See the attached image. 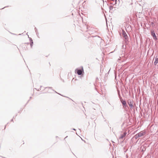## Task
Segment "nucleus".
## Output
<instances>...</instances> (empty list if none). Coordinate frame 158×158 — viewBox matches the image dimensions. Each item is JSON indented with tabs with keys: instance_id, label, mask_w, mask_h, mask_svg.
<instances>
[{
	"instance_id": "1",
	"label": "nucleus",
	"mask_w": 158,
	"mask_h": 158,
	"mask_svg": "<svg viewBox=\"0 0 158 158\" xmlns=\"http://www.w3.org/2000/svg\"><path fill=\"white\" fill-rule=\"evenodd\" d=\"M83 72H84V70L82 67L81 69H76L75 70V73H77L79 75H81Z\"/></svg>"
},
{
	"instance_id": "2",
	"label": "nucleus",
	"mask_w": 158,
	"mask_h": 158,
	"mask_svg": "<svg viewBox=\"0 0 158 158\" xmlns=\"http://www.w3.org/2000/svg\"><path fill=\"white\" fill-rule=\"evenodd\" d=\"M133 101L131 99H129L128 101V104L130 107L131 109H133L134 106L133 105Z\"/></svg>"
},
{
	"instance_id": "3",
	"label": "nucleus",
	"mask_w": 158,
	"mask_h": 158,
	"mask_svg": "<svg viewBox=\"0 0 158 158\" xmlns=\"http://www.w3.org/2000/svg\"><path fill=\"white\" fill-rule=\"evenodd\" d=\"M120 100L123 105V107H127V105L126 104V102L125 100H123L122 98H120Z\"/></svg>"
},
{
	"instance_id": "4",
	"label": "nucleus",
	"mask_w": 158,
	"mask_h": 158,
	"mask_svg": "<svg viewBox=\"0 0 158 158\" xmlns=\"http://www.w3.org/2000/svg\"><path fill=\"white\" fill-rule=\"evenodd\" d=\"M123 37L125 39V41H127V40H128V37L126 34V32H125V31H123Z\"/></svg>"
},
{
	"instance_id": "5",
	"label": "nucleus",
	"mask_w": 158,
	"mask_h": 158,
	"mask_svg": "<svg viewBox=\"0 0 158 158\" xmlns=\"http://www.w3.org/2000/svg\"><path fill=\"white\" fill-rule=\"evenodd\" d=\"M151 35L153 36V39L155 40H157V38L156 35L155 34V33L154 32V31L153 30H151Z\"/></svg>"
},
{
	"instance_id": "6",
	"label": "nucleus",
	"mask_w": 158,
	"mask_h": 158,
	"mask_svg": "<svg viewBox=\"0 0 158 158\" xmlns=\"http://www.w3.org/2000/svg\"><path fill=\"white\" fill-rule=\"evenodd\" d=\"M127 134L126 132H124L123 134H122L121 135V136L119 137V139H123L124 137H125Z\"/></svg>"
},
{
	"instance_id": "7",
	"label": "nucleus",
	"mask_w": 158,
	"mask_h": 158,
	"mask_svg": "<svg viewBox=\"0 0 158 158\" xmlns=\"http://www.w3.org/2000/svg\"><path fill=\"white\" fill-rule=\"evenodd\" d=\"M46 88H48L49 89L48 92L49 93H52V92L55 91L54 90L52 89V87H49Z\"/></svg>"
},
{
	"instance_id": "8",
	"label": "nucleus",
	"mask_w": 158,
	"mask_h": 158,
	"mask_svg": "<svg viewBox=\"0 0 158 158\" xmlns=\"http://www.w3.org/2000/svg\"><path fill=\"white\" fill-rule=\"evenodd\" d=\"M138 135L139 137H141V136L144 135L145 134V132L144 131H141L140 132L138 133Z\"/></svg>"
},
{
	"instance_id": "9",
	"label": "nucleus",
	"mask_w": 158,
	"mask_h": 158,
	"mask_svg": "<svg viewBox=\"0 0 158 158\" xmlns=\"http://www.w3.org/2000/svg\"><path fill=\"white\" fill-rule=\"evenodd\" d=\"M30 41L31 42V44H30L31 46V47L32 48V46H33V40L31 39V38L30 39Z\"/></svg>"
},
{
	"instance_id": "10",
	"label": "nucleus",
	"mask_w": 158,
	"mask_h": 158,
	"mask_svg": "<svg viewBox=\"0 0 158 158\" xmlns=\"http://www.w3.org/2000/svg\"><path fill=\"white\" fill-rule=\"evenodd\" d=\"M139 137V135H138V133L135 135L134 136V137L136 139H137Z\"/></svg>"
},
{
	"instance_id": "11",
	"label": "nucleus",
	"mask_w": 158,
	"mask_h": 158,
	"mask_svg": "<svg viewBox=\"0 0 158 158\" xmlns=\"http://www.w3.org/2000/svg\"><path fill=\"white\" fill-rule=\"evenodd\" d=\"M158 63V60H155L154 62V64L156 65Z\"/></svg>"
},
{
	"instance_id": "12",
	"label": "nucleus",
	"mask_w": 158,
	"mask_h": 158,
	"mask_svg": "<svg viewBox=\"0 0 158 158\" xmlns=\"http://www.w3.org/2000/svg\"><path fill=\"white\" fill-rule=\"evenodd\" d=\"M73 130H76V129L74 128L73 129Z\"/></svg>"
},
{
	"instance_id": "13",
	"label": "nucleus",
	"mask_w": 158,
	"mask_h": 158,
	"mask_svg": "<svg viewBox=\"0 0 158 158\" xmlns=\"http://www.w3.org/2000/svg\"><path fill=\"white\" fill-rule=\"evenodd\" d=\"M67 137V136H66V137L64 139H65Z\"/></svg>"
},
{
	"instance_id": "14",
	"label": "nucleus",
	"mask_w": 158,
	"mask_h": 158,
	"mask_svg": "<svg viewBox=\"0 0 158 158\" xmlns=\"http://www.w3.org/2000/svg\"><path fill=\"white\" fill-rule=\"evenodd\" d=\"M152 24H153V23L152 22Z\"/></svg>"
},
{
	"instance_id": "15",
	"label": "nucleus",
	"mask_w": 158,
	"mask_h": 158,
	"mask_svg": "<svg viewBox=\"0 0 158 158\" xmlns=\"http://www.w3.org/2000/svg\"><path fill=\"white\" fill-rule=\"evenodd\" d=\"M55 92L56 93H57L56 92V91H55Z\"/></svg>"
}]
</instances>
